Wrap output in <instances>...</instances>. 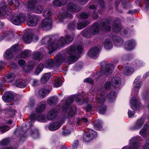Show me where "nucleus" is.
Here are the masks:
<instances>
[{
	"mask_svg": "<svg viewBox=\"0 0 149 149\" xmlns=\"http://www.w3.org/2000/svg\"><path fill=\"white\" fill-rule=\"evenodd\" d=\"M76 49L77 51L80 53H81L83 49L82 46L81 45H78L76 47L74 45H73L67 48V52L69 55L68 58L69 62H75L78 60V58L77 57V53L76 52Z\"/></svg>",
	"mask_w": 149,
	"mask_h": 149,
	"instance_id": "1",
	"label": "nucleus"
},
{
	"mask_svg": "<svg viewBox=\"0 0 149 149\" xmlns=\"http://www.w3.org/2000/svg\"><path fill=\"white\" fill-rule=\"evenodd\" d=\"M100 65L101 72L104 75H109L112 72L114 69L113 64H108L105 61L102 62Z\"/></svg>",
	"mask_w": 149,
	"mask_h": 149,
	"instance_id": "2",
	"label": "nucleus"
},
{
	"mask_svg": "<svg viewBox=\"0 0 149 149\" xmlns=\"http://www.w3.org/2000/svg\"><path fill=\"white\" fill-rule=\"evenodd\" d=\"M25 16L21 15H13L11 18V20L13 23L18 25L22 23L25 20Z\"/></svg>",
	"mask_w": 149,
	"mask_h": 149,
	"instance_id": "3",
	"label": "nucleus"
},
{
	"mask_svg": "<svg viewBox=\"0 0 149 149\" xmlns=\"http://www.w3.org/2000/svg\"><path fill=\"white\" fill-rule=\"evenodd\" d=\"M110 23L107 19H102L100 23V29L104 32L109 31L111 29V27L109 26Z\"/></svg>",
	"mask_w": 149,
	"mask_h": 149,
	"instance_id": "4",
	"label": "nucleus"
},
{
	"mask_svg": "<svg viewBox=\"0 0 149 149\" xmlns=\"http://www.w3.org/2000/svg\"><path fill=\"white\" fill-rule=\"evenodd\" d=\"M52 20L50 18L43 19L41 24V28L43 30H47L51 29L52 26Z\"/></svg>",
	"mask_w": 149,
	"mask_h": 149,
	"instance_id": "5",
	"label": "nucleus"
},
{
	"mask_svg": "<svg viewBox=\"0 0 149 149\" xmlns=\"http://www.w3.org/2000/svg\"><path fill=\"white\" fill-rule=\"evenodd\" d=\"M73 40V38L70 36L68 35L66 36L65 38L61 37L58 41V44L60 46H63L65 44H69L72 42Z\"/></svg>",
	"mask_w": 149,
	"mask_h": 149,
	"instance_id": "6",
	"label": "nucleus"
},
{
	"mask_svg": "<svg viewBox=\"0 0 149 149\" xmlns=\"http://www.w3.org/2000/svg\"><path fill=\"white\" fill-rule=\"evenodd\" d=\"M67 10L74 13L79 11L81 9L80 7L73 2L69 3L67 6Z\"/></svg>",
	"mask_w": 149,
	"mask_h": 149,
	"instance_id": "7",
	"label": "nucleus"
},
{
	"mask_svg": "<svg viewBox=\"0 0 149 149\" xmlns=\"http://www.w3.org/2000/svg\"><path fill=\"white\" fill-rule=\"evenodd\" d=\"M59 111L58 109L54 108L50 110L47 115V117L48 120H52L56 118L58 115Z\"/></svg>",
	"mask_w": 149,
	"mask_h": 149,
	"instance_id": "8",
	"label": "nucleus"
},
{
	"mask_svg": "<svg viewBox=\"0 0 149 149\" xmlns=\"http://www.w3.org/2000/svg\"><path fill=\"white\" fill-rule=\"evenodd\" d=\"M30 118L32 120H37L41 122H44L46 120L45 117L44 115L36 113H32L30 116Z\"/></svg>",
	"mask_w": 149,
	"mask_h": 149,
	"instance_id": "9",
	"label": "nucleus"
},
{
	"mask_svg": "<svg viewBox=\"0 0 149 149\" xmlns=\"http://www.w3.org/2000/svg\"><path fill=\"white\" fill-rule=\"evenodd\" d=\"M2 98L5 102H8L13 100L14 96L13 94L10 92L7 91L4 93Z\"/></svg>",
	"mask_w": 149,
	"mask_h": 149,
	"instance_id": "10",
	"label": "nucleus"
},
{
	"mask_svg": "<svg viewBox=\"0 0 149 149\" xmlns=\"http://www.w3.org/2000/svg\"><path fill=\"white\" fill-rule=\"evenodd\" d=\"M38 19L37 17L34 15L32 16L29 17L27 22L28 26H36L38 22Z\"/></svg>",
	"mask_w": 149,
	"mask_h": 149,
	"instance_id": "11",
	"label": "nucleus"
},
{
	"mask_svg": "<svg viewBox=\"0 0 149 149\" xmlns=\"http://www.w3.org/2000/svg\"><path fill=\"white\" fill-rule=\"evenodd\" d=\"M60 45H58V41L55 40L54 42H51L48 47V49L49 50V54H51L54 51L56 50Z\"/></svg>",
	"mask_w": 149,
	"mask_h": 149,
	"instance_id": "12",
	"label": "nucleus"
},
{
	"mask_svg": "<svg viewBox=\"0 0 149 149\" xmlns=\"http://www.w3.org/2000/svg\"><path fill=\"white\" fill-rule=\"evenodd\" d=\"M66 58V56L65 55H59L56 56L54 58L55 65L59 66Z\"/></svg>",
	"mask_w": 149,
	"mask_h": 149,
	"instance_id": "13",
	"label": "nucleus"
},
{
	"mask_svg": "<svg viewBox=\"0 0 149 149\" xmlns=\"http://www.w3.org/2000/svg\"><path fill=\"white\" fill-rule=\"evenodd\" d=\"M130 146L131 147H124L123 149H138L139 148V143L135 139H132L130 140Z\"/></svg>",
	"mask_w": 149,
	"mask_h": 149,
	"instance_id": "14",
	"label": "nucleus"
},
{
	"mask_svg": "<svg viewBox=\"0 0 149 149\" xmlns=\"http://www.w3.org/2000/svg\"><path fill=\"white\" fill-rule=\"evenodd\" d=\"M131 107L134 110L137 109L139 106V102L138 99L135 97H132L130 100Z\"/></svg>",
	"mask_w": 149,
	"mask_h": 149,
	"instance_id": "15",
	"label": "nucleus"
},
{
	"mask_svg": "<svg viewBox=\"0 0 149 149\" xmlns=\"http://www.w3.org/2000/svg\"><path fill=\"white\" fill-rule=\"evenodd\" d=\"M112 86L115 88L119 87L121 82L120 78L118 77L115 76L113 77L111 80Z\"/></svg>",
	"mask_w": 149,
	"mask_h": 149,
	"instance_id": "16",
	"label": "nucleus"
},
{
	"mask_svg": "<svg viewBox=\"0 0 149 149\" xmlns=\"http://www.w3.org/2000/svg\"><path fill=\"white\" fill-rule=\"evenodd\" d=\"M99 52V48L97 47H95L92 48L89 51L88 55L91 57H93L96 56Z\"/></svg>",
	"mask_w": 149,
	"mask_h": 149,
	"instance_id": "17",
	"label": "nucleus"
},
{
	"mask_svg": "<svg viewBox=\"0 0 149 149\" xmlns=\"http://www.w3.org/2000/svg\"><path fill=\"white\" fill-rule=\"evenodd\" d=\"M121 26L120 21L116 20L115 21L113 25V29L114 32H118L121 29Z\"/></svg>",
	"mask_w": 149,
	"mask_h": 149,
	"instance_id": "18",
	"label": "nucleus"
},
{
	"mask_svg": "<svg viewBox=\"0 0 149 149\" xmlns=\"http://www.w3.org/2000/svg\"><path fill=\"white\" fill-rule=\"evenodd\" d=\"M35 66V64L33 61H30L28 63L27 65L24 66V71L26 72H28L32 70Z\"/></svg>",
	"mask_w": 149,
	"mask_h": 149,
	"instance_id": "19",
	"label": "nucleus"
},
{
	"mask_svg": "<svg viewBox=\"0 0 149 149\" xmlns=\"http://www.w3.org/2000/svg\"><path fill=\"white\" fill-rule=\"evenodd\" d=\"M100 25L97 23H94L93 24L92 28L91 30L93 35L97 34L99 32Z\"/></svg>",
	"mask_w": 149,
	"mask_h": 149,
	"instance_id": "20",
	"label": "nucleus"
},
{
	"mask_svg": "<svg viewBox=\"0 0 149 149\" xmlns=\"http://www.w3.org/2000/svg\"><path fill=\"white\" fill-rule=\"evenodd\" d=\"M11 12V10L8 8L6 7L5 8L2 7L0 8V15L5 16L8 15Z\"/></svg>",
	"mask_w": 149,
	"mask_h": 149,
	"instance_id": "21",
	"label": "nucleus"
},
{
	"mask_svg": "<svg viewBox=\"0 0 149 149\" xmlns=\"http://www.w3.org/2000/svg\"><path fill=\"white\" fill-rule=\"evenodd\" d=\"M15 75L13 73H10L8 74L4 78L5 82H12L15 78Z\"/></svg>",
	"mask_w": 149,
	"mask_h": 149,
	"instance_id": "22",
	"label": "nucleus"
},
{
	"mask_svg": "<svg viewBox=\"0 0 149 149\" xmlns=\"http://www.w3.org/2000/svg\"><path fill=\"white\" fill-rule=\"evenodd\" d=\"M93 35L90 29H86L83 31L82 36L85 37L90 38Z\"/></svg>",
	"mask_w": 149,
	"mask_h": 149,
	"instance_id": "23",
	"label": "nucleus"
},
{
	"mask_svg": "<svg viewBox=\"0 0 149 149\" xmlns=\"http://www.w3.org/2000/svg\"><path fill=\"white\" fill-rule=\"evenodd\" d=\"M76 107L74 105H72L69 112L67 118L68 119L74 116L76 113Z\"/></svg>",
	"mask_w": 149,
	"mask_h": 149,
	"instance_id": "24",
	"label": "nucleus"
},
{
	"mask_svg": "<svg viewBox=\"0 0 149 149\" xmlns=\"http://www.w3.org/2000/svg\"><path fill=\"white\" fill-rule=\"evenodd\" d=\"M134 43L132 40H129L127 41L125 43V48L128 50L132 49L134 47Z\"/></svg>",
	"mask_w": 149,
	"mask_h": 149,
	"instance_id": "25",
	"label": "nucleus"
},
{
	"mask_svg": "<svg viewBox=\"0 0 149 149\" xmlns=\"http://www.w3.org/2000/svg\"><path fill=\"white\" fill-rule=\"evenodd\" d=\"M27 8L30 10H32L35 8L36 4V0H30L27 1Z\"/></svg>",
	"mask_w": 149,
	"mask_h": 149,
	"instance_id": "26",
	"label": "nucleus"
},
{
	"mask_svg": "<svg viewBox=\"0 0 149 149\" xmlns=\"http://www.w3.org/2000/svg\"><path fill=\"white\" fill-rule=\"evenodd\" d=\"M67 3V0H54L53 3L55 6H61L65 5Z\"/></svg>",
	"mask_w": 149,
	"mask_h": 149,
	"instance_id": "27",
	"label": "nucleus"
},
{
	"mask_svg": "<svg viewBox=\"0 0 149 149\" xmlns=\"http://www.w3.org/2000/svg\"><path fill=\"white\" fill-rule=\"evenodd\" d=\"M90 22L88 21H86L84 22L77 23V28L78 29H81L86 26L89 24Z\"/></svg>",
	"mask_w": 149,
	"mask_h": 149,
	"instance_id": "28",
	"label": "nucleus"
},
{
	"mask_svg": "<svg viewBox=\"0 0 149 149\" xmlns=\"http://www.w3.org/2000/svg\"><path fill=\"white\" fill-rule=\"evenodd\" d=\"M144 119L143 118H141L137 120L134 128L137 129L141 128L144 124Z\"/></svg>",
	"mask_w": 149,
	"mask_h": 149,
	"instance_id": "29",
	"label": "nucleus"
},
{
	"mask_svg": "<svg viewBox=\"0 0 149 149\" xmlns=\"http://www.w3.org/2000/svg\"><path fill=\"white\" fill-rule=\"evenodd\" d=\"M15 84L17 86L20 88H23L26 86V82L22 79H19L16 81Z\"/></svg>",
	"mask_w": 149,
	"mask_h": 149,
	"instance_id": "30",
	"label": "nucleus"
},
{
	"mask_svg": "<svg viewBox=\"0 0 149 149\" xmlns=\"http://www.w3.org/2000/svg\"><path fill=\"white\" fill-rule=\"evenodd\" d=\"M60 127V124L59 123L56 122L50 125L48 128L49 130L52 131L56 130L59 128Z\"/></svg>",
	"mask_w": 149,
	"mask_h": 149,
	"instance_id": "31",
	"label": "nucleus"
},
{
	"mask_svg": "<svg viewBox=\"0 0 149 149\" xmlns=\"http://www.w3.org/2000/svg\"><path fill=\"white\" fill-rule=\"evenodd\" d=\"M112 39L114 43L116 45L118 43L120 45H121L123 44V40L119 37L116 36H113Z\"/></svg>",
	"mask_w": 149,
	"mask_h": 149,
	"instance_id": "32",
	"label": "nucleus"
},
{
	"mask_svg": "<svg viewBox=\"0 0 149 149\" xmlns=\"http://www.w3.org/2000/svg\"><path fill=\"white\" fill-rule=\"evenodd\" d=\"M57 102V98L54 96L51 97L47 100L48 103L50 105L56 104Z\"/></svg>",
	"mask_w": 149,
	"mask_h": 149,
	"instance_id": "33",
	"label": "nucleus"
},
{
	"mask_svg": "<svg viewBox=\"0 0 149 149\" xmlns=\"http://www.w3.org/2000/svg\"><path fill=\"white\" fill-rule=\"evenodd\" d=\"M68 10L64 12L62 15L61 16V18H60L59 17V20L61 22H63V19L65 17L69 18H71L72 17V15L70 14L69 13Z\"/></svg>",
	"mask_w": 149,
	"mask_h": 149,
	"instance_id": "34",
	"label": "nucleus"
},
{
	"mask_svg": "<svg viewBox=\"0 0 149 149\" xmlns=\"http://www.w3.org/2000/svg\"><path fill=\"white\" fill-rule=\"evenodd\" d=\"M123 71L125 74L127 75H129L133 72L134 70L131 67L126 66L124 68Z\"/></svg>",
	"mask_w": 149,
	"mask_h": 149,
	"instance_id": "35",
	"label": "nucleus"
},
{
	"mask_svg": "<svg viewBox=\"0 0 149 149\" xmlns=\"http://www.w3.org/2000/svg\"><path fill=\"white\" fill-rule=\"evenodd\" d=\"M55 65V63L53 59H49L47 60L45 63V65L47 68H51L53 67Z\"/></svg>",
	"mask_w": 149,
	"mask_h": 149,
	"instance_id": "36",
	"label": "nucleus"
},
{
	"mask_svg": "<svg viewBox=\"0 0 149 149\" xmlns=\"http://www.w3.org/2000/svg\"><path fill=\"white\" fill-rule=\"evenodd\" d=\"M33 56L36 60L41 59L43 57V55L40 52H37L33 53Z\"/></svg>",
	"mask_w": 149,
	"mask_h": 149,
	"instance_id": "37",
	"label": "nucleus"
},
{
	"mask_svg": "<svg viewBox=\"0 0 149 149\" xmlns=\"http://www.w3.org/2000/svg\"><path fill=\"white\" fill-rule=\"evenodd\" d=\"M112 46L111 40L109 39H106L104 42V47L107 49H110Z\"/></svg>",
	"mask_w": 149,
	"mask_h": 149,
	"instance_id": "38",
	"label": "nucleus"
},
{
	"mask_svg": "<svg viewBox=\"0 0 149 149\" xmlns=\"http://www.w3.org/2000/svg\"><path fill=\"white\" fill-rule=\"evenodd\" d=\"M96 100L98 105H102L105 101L104 97L102 95H100L99 97H96Z\"/></svg>",
	"mask_w": 149,
	"mask_h": 149,
	"instance_id": "39",
	"label": "nucleus"
},
{
	"mask_svg": "<svg viewBox=\"0 0 149 149\" xmlns=\"http://www.w3.org/2000/svg\"><path fill=\"white\" fill-rule=\"evenodd\" d=\"M10 49L14 53H17L18 51H20L21 50L19 47L18 44H17L14 45L12 47L10 48Z\"/></svg>",
	"mask_w": 149,
	"mask_h": 149,
	"instance_id": "40",
	"label": "nucleus"
},
{
	"mask_svg": "<svg viewBox=\"0 0 149 149\" xmlns=\"http://www.w3.org/2000/svg\"><path fill=\"white\" fill-rule=\"evenodd\" d=\"M13 53L10 49H8L6 51L4 56L8 59L12 58L13 57Z\"/></svg>",
	"mask_w": 149,
	"mask_h": 149,
	"instance_id": "41",
	"label": "nucleus"
},
{
	"mask_svg": "<svg viewBox=\"0 0 149 149\" xmlns=\"http://www.w3.org/2000/svg\"><path fill=\"white\" fill-rule=\"evenodd\" d=\"M8 3L10 5H14L17 8L19 6V3L17 0H8Z\"/></svg>",
	"mask_w": 149,
	"mask_h": 149,
	"instance_id": "42",
	"label": "nucleus"
},
{
	"mask_svg": "<svg viewBox=\"0 0 149 149\" xmlns=\"http://www.w3.org/2000/svg\"><path fill=\"white\" fill-rule=\"evenodd\" d=\"M76 101L79 104H82L84 102L83 96L81 95H79L77 96Z\"/></svg>",
	"mask_w": 149,
	"mask_h": 149,
	"instance_id": "43",
	"label": "nucleus"
},
{
	"mask_svg": "<svg viewBox=\"0 0 149 149\" xmlns=\"http://www.w3.org/2000/svg\"><path fill=\"white\" fill-rule=\"evenodd\" d=\"M33 38L31 35H28L26 37L23 38L24 41L26 43H30L32 41Z\"/></svg>",
	"mask_w": 149,
	"mask_h": 149,
	"instance_id": "44",
	"label": "nucleus"
},
{
	"mask_svg": "<svg viewBox=\"0 0 149 149\" xmlns=\"http://www.w3.org/2000/svg\"><path fill=\"white\" fill-rule=\"evenodd\" d=\"M48 93V91L45 88L41 89L39 91V95L42 97H44Z\"/></svg>",
	"mask_w": 149,
	"mask_h": 149,
	"instance_id": "45",
	"label": "nucleus"
},
{
	"mask_svg": "<svg viewBox=\"0 0 149 149\" xmlns=\"http://www.w3.org/2000/svg\"><path fill=\"white\" fill-rule=\"evenodd\" d=\"M91 135L90 133H85L83 135V139L87 142H89L91 139Z\"/></svg>",
	"mask_w": 149,
	"mask_h": 149,
	"instance_id": "46",
	"label": "nucleus"
},
{
	"mask_svg": "<svg viewBox=\"0 0 149 149\" xmlns=\"http://www.w3.org/2000/svg\"><path fill=\"white\" fill-rule=\"evenodd\" d=\"M31 54V52L29 50H25L20 54V56L22 58H26L29 56Z\"/></svg>",
	"mask_w": 149,
	"mask_h": 149,
	"instance_id": "47",
	"label": "nucleus"
},
{
	"mask_svg": "<svg viewBox=\"0 0 149 149\" xmlns=\"http://www.w3.org/2000/svg\"><path fill=\"white\" fill-rule=\"evenodd\" d=\"M106 107L104 105L99 106L98 108L99 112L102 114H104L106 111Z\"/></svg>",
	"mask_w": 149,
	"mask_h": 149,
	"instance_id": "48",
	"label": "nucleus"
},
{
	"mask_svg": "<svg viewBox=\"0 0 149 149\" xmlns=\"http://www.w3.org/2000/svg\"><path fill=\"white\" fill-rule=\"evenodd\" d=\"M45 104H41L38 106L36 110V112H41L45 109Z\"/></svg>",
	"mask_w": 149,
	"mask_h": 149,
	"instance_id": "49",
	"label": "nucleus"
},
{
	"mask_svg": "<svg viewBox=\"0 0 149 149\" xmlns=\"http://www.w3.org/2000/svg\"><path fill=\"white\" fill-rule=\"evenodd\" d=\"M88 14H87L84 13H81L80 15V17L81 19H86L91 15V10H89Z\"/></svg>",
	"mask_w": 149,
	"mask_h": 149,
	"instance_id": "50",
	"label": "nucleus"
},
{
	"mask_svg": "<svg viewBox=\"0 0 149 149\" xmlns=\"http://www.w3.org/2000/svg\"><path fill=\"white\" fill-rule=\"evenodd\" d=\"M44 65L43 64L40 63L39 64L36 70L35 71V73L36 74H38L43 69Z\"/></svg>",
	"mask_w": 149,
	"mask_h": 149,
	"instance_id": "51",
	"label": "nucleus"
},
{
	"mask_svg": "<svg viewBox=\"0 0 149 149\" xmlns=\"http://www.w3.org/2000/svg\"><path fill=\"white\" fill-rule=\"evenodd\" d=\"M43 10V9L41 6H36L34 9L35 12L39 14L41 13Z\"/></svg>",
	"mask_w": 149,
	"mask_h": 149,
	"instance_id": "52",
	"label": "nucleus"
},
{
	"mask_svg": "<svg viewBox=\"0 0 149 149\" xmlns=\"http://www.w3.org/2000/svg\"><path fill=\"white\" fill-rule=\"evenodd\" d=\"M52 14V13L51 10H49L45 9L43 12V15L46 17V19H47V17L50 16Z\"/></svg>",
	"mask_w": 149,
	"mask_h": 149,
	"instance_id": "53",
	"label": "nucleus"
},
{
	"mask_svg": "<svg viewBox=\"0 0 149 149\" xmlns=\"http://www.w3.org/2000/svg\"><path fill=\"white\" fill-rule=\"evenodd\" d=\"M75 23L74 22H72L69 23L68 26V29L70 30H74L75 27Z\"/></svg>",
	"mask_w": 149,
	"mask_h": 149,
	"instance_id": "54",
	"label": "nucleus"
},
{
	"mask_svg": "<svg viewBox=\"0 0 149 149\" xmlns=\"http://www.w3.org/2000/svg\"><path fill=\"white\" fill-rule=\"evenodd\" d=\"M70 103L68 101H66L63 107L64 111H66L70 107Z\"/></svg>",
	"mask_w": 149,
	"mask_h": 149,
	"instance_id": "55",
	"label": "nucleus"
},
{
	"mask_svg": "<svg viewBox=\"0 0 149 149\" xmlns=\"http://www.w3.org/2000/svg\"><path fill=\"white\" fill-rule=\"evenodd\" d=\"M9 129L10 127L8 126L3 125L0 126V131L2 133L8 130Z\"/></svg>",
	"mask_w": 149,
	"mask_h": 149,
	"instance_id": "56",
	"label": "nucleus"
},
{
	"mask_svg": "<svg viewBox=\"0 0 149 149\" xmlns=\"http://www.w3.org/2000/svg\"><path fill=\"white\" fill-rule=\"evenodd\" d=\"M99 2L100 4V8L102 10L104 9V10H106L107 9V8L104 6V1L102 0H99Z\"/></svg>",
	"mask_w": 149,
	"mask_h": 149,
	"instance_id": "57",
	"label": "nucleus"
},
{
	"mask_svg": "<svg viewBox=\"0 0 149 149\" xmlns=\"http://www.w3.org/2000/svg\"><path fill=\"white\" fill-rule=\"evenodd\" d=\"M111 82L110 81H107L104 86L105 88L107 90H109L111 88Z\"/></svg>",
	"mask_w": 149,
	"mask_h": 149,
	"instance_id": "58",
	"label": "nucleus"
},
{
	"mask_svg": "<svg viewBox=\"0 0 149 149\" xmlns=\"http://www.w3.org/2000/svg\"><path fill=\"white\" fill-rule=\"evenodd\" d=\"M116 92L114 91H112L110 92V95L109 96V97L111 99H114L116 97Z\"/></svg>",
	"mask_w": 149,
	"mask_h": 149,
	"instance_id": "59",
	"label": "nucleus"
},
{
	"mask_svg": "<svg viewBox=\"0 0 149 149\" xmlns=\"http://www.w3.org/2000/svg\"><path fill=\"white\" fill-rule=\"evenodd\" d=\"M7 113L10 115V117H13L15 115V111L12 110L11 109H9L7 111Z\"/></svg>",
	"mask_w": 149,
	"mask_h": 149,
	"instance_id": "60",
	"label": "nucleus"
},
{
	"mask_svg": "<svg viewBox=\"0 0 149 149\" xmlns=\"http://www.w3.org/2000/svg\"><path fill=\"white\" fill-rule=\"evenodd\" d=\"M9 141L7 139H4L2 140L0 142V144L1 145H6L9 143Z\"/></svg>",
	"mask_w": 149,
	"mask_h": 149,
	"instance_id": "61",
	"label": "nucleus"
},
{
	"mask_svg": "<svg viewBox=\"0 0 149 149\" xmlns=\"http://www.w3.org/2000/svg\"><path fill=\"white\" fill-rule=\"evenodd\" d=\"M94 127L95 129L97 130H101L102 128L100 123H94Z\"/></svg>",
	"mask_w": 149,
	"mask_h": 149,
	"instance_id": "62",
	"label": "nucleus"
},
{
	"mask_svg": "<svg viewBox=\"0 0 149 149\" xmlns=\"http://www.w3.org/2000/svg\"><path fill=\"white\" fill-rule=\"evenodd\" d=\"M62 84V82L59 79H57L56 80V81L54 85L56 87H58L61 86Z\"/></svg>",
	"mask_w": 149,
	"mask_h": 149,
	"instance_id": "63",
	"label": "nucleus"
},
{
	"mask_svg": "<svg viewBox=\"0 0 149 149\" xmlns=\"http://www.w3.org/2000/svg\"><path fill=\"white\" fill-rule=\"evenodd\" d=\"M149 149V139H147L146 141V143L143 147V149Z\"/></svg>",
	"mask_w": 149,
	"mask_h": 149,
	"instance_id": "64",
	"label": "nucleus"
}]
</instances>
